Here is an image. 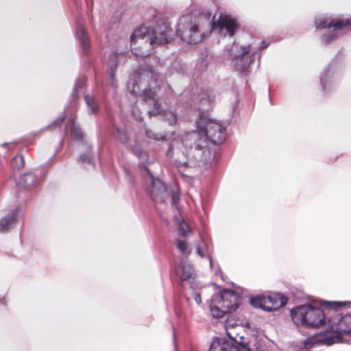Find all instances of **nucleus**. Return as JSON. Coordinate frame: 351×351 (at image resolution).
I'll use <instances>...</instances> for the list:
<instances>
[{"label": "nucleus", "mask_w": 351, "mask_h": 351, "mask_svg": "<svg viewBox=\"0 0 351 351\" xmlns=\"http://www.w3.org/2000/svg\"><path fill=\"white\" fill-rule=\"evenodd\" d=\"M196 125L197 131L186 134L181 142L173 140L167 152V156H172L173 149L181 145L182 152L187 158V161L183 162L186 167L208 165L213 156L207 147V140L210 139L214 144H220L226 138V126L210 117H204V114L199 116Z\"/></svg>", "instance_id": "1"}, {"label": "nucleus", "mask_w": 351, "mask_h": 351, "mask_svg": "<svg viewBox=\"0 0 351 351\" xmlns=\"http://www.w3.org/2000/svg\"><path fill=\"white\" fill-rule=\"evenodd\" d=\"M326 305V332L322 341L326 345L341 342L343 335L351 332V313H344L341 308L348 303L324 301Z\"/></svg>", "instance_id": "2"}, {"label": "nucleus", "mask_w": 351, "mask_h": 351, "mask_svg": "<svg viewBox=\"0 0 351 351\" xmlns=\"http://www.w3.org/2000/svg\"><path fill=\"white\" fill-rule=\"evenodd\" d=\"M213 29V24L209 18L186 14L179 19L176 34L189 44H197L202 42Z\"/></svg>", "instance_id": "3"}, {"label": "nucleus", "mask_w": 351, "mask_h": 351, "mask_svg": "<svg viewBox=\"0 0 351 351\" xmlns=\"http://www.w3.org/2000/svg\"><path fill=\"white\" fill-rule=\"evenodd\" d=\"M326 308L324 310L310 304L299 305L291 310V317L297 326L307 328L326 327Z\"/></svg>", "instance_id": "4"}, {"label": "nucleus", "mask_w": 351, "mask_h": 351, "mask_svg": "<svg viewBox=\"0 0 351 351\" xmlns=\"http://www.w3.org/2000/svg\"><path fill=\"white\" fill-rule=\"evenodd\" d=\"M316 29H326L321 36L322 43L328 45L351 31V19L348 18L330 19L320 17L315 19Z\"/></svg>", "instance_id": "5"}, {"label": "nucleus", "mask_w": 351, "mask_h": 351, "mask_svg": "<svg viewBox=\"0 0 351 351\" xmlns=\"http://www.w3.org/2000/svg\"><path fill=\"white\" fill-rule=\"evenodd\" d=\"M240 297L236 291L223 289L215 294L210 304V310L213 317H222L226 314L235 311L239 304Z\"/></svg>", "instance_id": "6"}, {"label": "nucleus", "mask_w": 351, "mask_h": 351, "mask_svg": "<svg viewBox=\"0 0 351 351\" xmlns=\"http://www.w3.org/2000/svg\"><path fill=\"white\" fill-rule=\"evenodd\" d=\"M154 29L145 25L136 29L131 36V48L136 56L147 57L152 54Z\"/></svg>", "instance_id": "7"}, {"label": "nucleus", "mask_w": 351, "mask_h": 351, "mask_svg": "<svg viewBox=\"0 0 351 351\" xmlns=\"http://www.w3.org/2000/svg\"><path fill=\"white\" fill-rule=\"evenodd\" d=\"M269 43L262 41L257 48L251 45H241L232 59V64L235 69L245 75L250 72V65L252 64L258 51L266 49Z\"/></svg>", "instance_id": "8"}, {"label": "nucleus", "mask_w": 351, "mask_h": 351, "mask_svg": "<svg viewBox=\"0 0 351 351\" xmlns=\"http://www.w3.org/2000/svg\"><path fill=\"white\" fill-rule=\"evenodd\" d=\"M341 74V66L336 60H332L322 70L319 75V86L323 95H328L336 90Z\"/></svg>", "instance_id": "9"}, {"label": "nucleus", "mask_w": 351, "mask_h": 351, "mask_svg": "<svg viewBox=\"0 0 351 351\" xmlns=\"http://www.w3.org/2000/svg\"><path fill=\"white\" fill-rule=\"evenodd\" d=\"M132 152L140 158L139 169L142 181V185L147 194L153 197L154 192V175L152 170V162L148 160L147 154L138 147H132Z\"/></svg>", "instance_id": "10"}, {"label": "nucleus", "mask_w": 351, "mask_h": 351, "mask_svg": "<svg viewBox=\"0 0 351 351\" xmlns=\"http://www.w3.org/2000/svg\"><path fill=\"white\" fill-rule=\"evenodd\" d=\"M152 82V73H150V76L141 74L137 79H130L128 82L127 88L133 94H137L142 91L143 101L152 104L154 101V91L151 87Z\"/></svg>", "instance_id": "11"}, {"label": "nucleus", "mask_w": 351, "mask_h": 351, "mask_svg": "<svg viewBox=\"0 0 351 351\" xmlns=\"http://www.w3.org/2000/svg\"><path fill=\"white\" fill-rule=\"evenodd\" d=\"M174 37V32L169 21L161 19L155 23V45L167 44Z\"/></svg>", "instance_id": "12"}, {"label": "nucleus", "mask_w": 351, "mask_h": 351, "mask_svg": "<svg viewBox=\"0 0 351 351\" xmlns=\"http://www.w3.org/2000/svg\"><path fill=\"white\" fill-rule=\"evenodd\" d=\"M176 274L180 280L185 282L191 287H193L196 278L195 269L191 264L187 261L182 259L176 268Z\"/></svg>", "instance_id": "13"}, {"label": "nucleus", "mask_w": 351, "mask_h": 351, "mask_svg": "<svg viewBox=\"0 0 351 351\" xmlns=\"http://www.w3.org/2000/svg\"><path fill=\"white\" fill-rule=\"evenodd\" d=\"M127 59V53L125 52L118 53L117 51H112L109 55V58L107 62V72L109 75V83L112 86H114V77L117 67L119 63L125 62Z\"/></svg>", "instance_id": "14"}, {"label": "nucleus", "mask_w": 351, "mask_h": 351, "mask_svg": "<svg viewBox=\"0 0 351 351\" xmlns=\"http://www.w3.org/2000/svg\"><path fill=\"white\" fill-rule=\"evenodd\" d=\"M197 99L199 104L196 108L200 112L199 116H201L204 113V117H209L208 111L212 108L214 101V98L212 95L208 90H202L197 96Z\"/></svg>", "instance_id": "15"}, {"label": "nucleus", "mask_w": 351, "mask_h": 351, "mask_svg": "<svg viewBox=\"0 0 351 351\" xmlns=\"http://www.w3.org/2000/svg\"><path fill=\"white\" fill-rule=\"evenodd\" d=\"M208 351H243L238 346L233 345L223 338L215 337Z\"/></svg>", "instance_id": "16"}, {"label": "nucleus", "mask_w": 351, "mask_h": 351, "mask_svg": "<svg viewBox=\"0 0 351 351\" xmlns=\"http://www.w3.org/2000/svg\"><path fill=\"white\" fill-rule=\"evenodd\" d=\"M238 27L237 21L230 16H224L219 23V30L221 35L232 37Z\"/></svg>", "instance_id": "17"}, {"label": "nucleus", "mask_w": 351, "mask_h": 351, "mask_svg": "<svg viewBox=\"0 0 351 351\" xmlns=\"http://www.w3.org/2000/svg\"><path fill=\"white\" fill-rule=\"evenodd\" d=\"M75 35L78 39L82 52L86 54L90 48V39L84 25L79 23L76 27Z\"/></svg>", "instance_id": "18"}, {"label": "nucleus", "mask_w": 351, "mask_h": 351, "mask_svg": "<svg viewBox=\"0 0 351 351\" xmlns=\"http://www.w3.org/2000/svg\"><path fill=\"white\" fill-rule=\"evenodd\" d=\"M227 334L229 337L237 344V346H238L240 350L243 351H254V350H257V348H255V344H252V342L248 340L247 337L238 334L234 335L232 332L228 330H227Z\"/></svg>", "instance_id": "19"}, {"label": "nucleus", "mask_w": 351, "mask_h": 351, "mask_svg": "<svg viewBox=\"0 0 351 351\" xmlns=\"http://www.w3.org/2000/svg\"><path fill=\"white\" fill-rule=\"evenodd\" d=\"M155 117L158 116L161 120L167 121L169 125H174L177 121L176 114L169 110L161 108L158 102L155 99Z\"/></svg>", "instance_id": "20"}, {"label": "nucleus", "mask_w": 351, "mask_h": 351, "mask_svg": "<svg viewBox=\"0 0 351 351\" xmlns=\"http://www.w3.org/2000/svg\"><path fill=\"white\" fill-rule=\"evenodd\" d=\"M269 300V298H267V295H257L250 298V304L255 308H259L265 311L271 312L274 311V307L267 305Z\"/></svg>", "instance_id": "21"}, {"label": "nucleus", "mask_w": 351, "mask_h": 351, "mask_svg": "<svg viewBox=\"0 0 351 351\" xmlns=\"http://www.w3.org/2000/svg\"><path fill=\"white\" fill-rule=\"evenodd\" d=\"M18 219V209H14L0 219V231L9 230Z\"/></svg>", "instance_id": "22"}, {"label": "nucleus", "mask_w": 351, "mask_h": 351, "mask_svg": "<svg viewBox=\"0 0 351 351\" xmlns=\"http://www.w3.org/2000/svg\"><path fill=\"white\" fill-rule=\"evenodd\" d=\"M37 182V178L32 173H27L20 177L17 181V185L20 188L25 189L34 185Z\"/></svg>", "instance_id": "23"}, {"label": "nucleus", "mask_w": 351, "mask_h": 351, "mask_svg": "<svg viewBox=\"0 0 351 351\" xmlns=\"http://www.w3.org/2000/svg\"><path fill=\"white\" fill-rule=\"evenodd\" d=\"M155 195L158 196L159 200L161 202H165V199L168 197L167 186L164 182L155 178Z\"/></svg>", "instance_id": "24"}, {"label": "nucleus", "mask_w": 351, "mask_h": 351, "mask_svg": "<svg viewBox=\"0 0 351 351\" xmlns=\"http://www.w3.org/2000/svg\"><path fill=\"white\" fill-rule=\"evenodd\" d=\"M210 59L211 57L207 51L201 52L197 62V69L199 71L205 70L208 67Z\"/></svg>", "instance_id": "25"}, {"label": "nucleus", "mask_w": 351, "mask_h": 351, "mask_svg": "<svg viewBox=\"0 0 351 351\" xmlns=\"http://www.w3.org/2000/svg\"><path fill=\"white\" fill-rule=\"evenodd\" d=\"M267 298L270 299L269 302H267V305L274 307V311L278 310L285 305L280 295L278 294L268 295Z\"/></svg>", "instance_id": "26"}, {"label": "nucleus", "mask_w": 351, "mask_h": 351, "mask_svg": "<svg viewBox=\"0 0 351 351\" xmlns=\"http://www.w3.org/2000/svg\"><path fill=\"white\" fill-rule=\"evenodd\" d=\"M175 242L178 250H180L183 255L187 256L190 254L191 249L186 241L176 239Z\"/></svg>", "instance_id": "27"}, {"label": "nucleus", "mask_w": 351, "mask_h": 351, "mask_svg": "<svg viewBox=\"0 0 351 351\" xmlns=\"http://www.w3.org/2000/svg\"><path fill=\"white\" fill-rule=\"evenodd\" d=\"M85 102L87 105L88 109L90 113H95L97 111L98 106L95 102L94 97L90 95H86L84 97Z\"/></svg>", "instance_id": "28"}, {"label": "nucleus", "mask_w": 351, "mask_h": 351, "mask_svg": "<svg viewBox=\"0 0 351 351\" xmlns=\"http://www.w3.org/2000/svg\"><path fill=\"white\" fill-rule=\"evenodd\" d=\"M178 230L180 236L186 237L188 233L191 231V229L189 224L185 221L178 220Z\"/></svg>", "instance_id": "29"}, {"label": "nucleus", "mask_w": 351, "mask_h": 351, "mask_svg": "<svg viewBox=\"0 0 351 351\" xmlns=\"http://www.w3.org/2000/svg\"><path fill=\"white\" fill-rule=\"evenodd\" d=\"M71 133L72 137L76 140L81 139L83 135L81 128L75 123L74 120L71 121Z\"/></svg>", "instance_id": "30"}, {"label": "nucleus", "mask_w": 351, "mask_h": 351, "mask_svg": "<svg viewBox=\"0 0 351 351\" xmlns=\"http://www.w3.org/2000/svg\"><path fill=\"white\" fill-rule=\"evenodd\" d=\"M114 136L122 143H128V135L124 128H117Z\"/></svg>", "instance_id": "31"}, {"label": "nucleus", "mask_w": 351, "mask_h": 351, "mask_svg": "<svg viewBox=\"0 0 351 351\" xmlns=\"http://www.w3.org/2000/svg\"><path fill=\"white\" fill-rule=\"evenodd\" d=\"M85 84V80L84 79H79L77 81H76L74 86V90L73 93V96L74 97H77V90L80 88H82L83 86Z\"/></svg>", "instance_id": "32"}, {"label": "nucleus", "mask_w": 351, "mask_h": 351, "mask_svg": "<svg viewBox=\"0 0 351 351\" xmlns=\"http://www.w3.org/2000/svg\"><path fill=\"white\" fill-rule=\"evenodd\" d=\"M171 197L172 206L177 208L178 203L180 200L179 193L177 191L172 190Z\"/></svg>", "instance_id": "33"}, {"label": "nucleus", "mask_w": 351, "mask_h": 351, "mask_svg": "<svg viewBox=\"0 0 351 351\" xmlns=\"http://www.w3.org/2000/svg\"><path fill=\"white\" fill-rule=\"evenodd\" d=\"M13 161L16 165V168L20 169L23 167L24 165V160L23 157L22 156H16L13 158Z\"/></svg>", "instance_id": "34"}, {"label": "nucleus", "mask_w": 351, "mask_h": 351, "mask_svg": "<svg viewBox=\"0 0 351 351\" xmlns=\"http://www.w3.org/2000/svg\"><path fill=\"white\" fill-rule=\"evenodd\" d=\"M80 160L82 162H86L88 164H92V156L90 154H85L80 156Z\"/></svg>", "instance_id": "35"}, {"label": "nucleus", "mask_w": 351, "mask_h": 351, "mask_svg": "<svg viewBox=\"0 0 351 351\" xmlns=\"http://www.w3.org/2000/svg\"><path fill=\"white\" fill-rule=\"evenodd\" d=\"M196 252L197 254L201 256L202 258L206 257V254L204 252V251L201 249L199 245H196Z\"/></svg>", "instance_id": "36"}, {"label": "nucleus", "mask_w": 351, "mask_h": 351, "mask_svg": "<svg viewBox=\"0 0 351 351\" xmlns=\"http://www.w3.org/2000/svg\"><path fill=\"white\" fill-rule=\"evenodd\" d=\"M193 298L197 304H200L202 303L201 295L199 293H195L193 294Z\"/></svg>", "instance_id": "37"}, {"label": "nucleus", "mask_w": 351, "mask_h": 351, "mask_svg": "<svg viewBox=\"0 0 351 351\" xmlns=\"http://www.w3.org/2000/svg\"><path fill=\"white\" fill-rule=\"evenodd\" d=\"M64 117L56 119L52 123L54 126H59L63 122Z\"/></svg>", "instance_id": "38"}, {"label": "nucleus", "mask_w": 351, "mask_h": 351, "mask_svg": "<svg viewBox=\"0 0 351 351\" xmlns=\"http://www.w3.org/2000/svg\"><path fill=\"white\" fill-rule=\"evenodd\" d=\"M12 145V143H3V144H1V146H2V147H6V146H10V145Z\"/></svg>", "instance_id": "39"}, {"label": "nucleus", "mask_w": 351, "mask_h": 351, "mask_svg": "<svg viewBox=\"0 0 351 351\" xmlns=\"http://www.w3.org/2000/svg\"><path fill=\"white\" fill-rule=\"evenodd\" d=\"M208 260H209L210 266L211 267H213V260H212L211 257H210V256H208Z\"/></svg>", "instance_id": "40"}, {"label": "nucleus", "mask_w": 351, "mask_h": 351, "mask_svg": "<svg viewBox=\"0 0 351 351\" xmlns=\"http://www.w3.org/2000/svg\"><path fill=\"white\" fill-rule=\"evenodd\" d=\"M173 351H177V348H176L175 341H173Z\"/></svg>", "instance_id": "41"}, {"label": "nucleus", "mask_w": 351, "mask_h": 351, "mask_svg": "<svg viewBox=\"0 0 351 351\" xmlns=\"http://www.w3.org/2000/svg\"><path fill=\"white\" fill-rule=\"evenodd\" d=\"M175 313H176V315H177V317H179L180 316V313L178 312V311L176 310Z\"/></svg>", "instance_id": "42"}, {"label": "nucleus", "mask_w": 351, "mask_h": 351, "mask_svg": "<svg viewBox=\"0 0 351 351\" xmlns=\"http://www.w3.org/2000/svg\"><path fill=\"white\" fill-rule=\"evenodd\" d=\"M146 132H147V135L149 137H151V135L149 134V131H147Z\"/></svg>", "instance_id": "43"}, {"label": "nucleus", "mask_w": 351, "mask_h": 351, "mask_svg": "<svg viewBox=\"0 0 351 351\" xmlns=\"http://www.w3.org/2000/svg\"><path fill=\"white\" fill-rule=\"evenodd\" d=\"M154 139H155V140L158 139V136H157L156 134H155Z\"/></svg>", "instance_id": "44"}, {"label": "nucleus", "mask_w": 351, "mask_h": 351, "mask_svg": "<svg viewBox=\"0 0 351 351\" xmlns=\"http://www.w3.org/2000/svg\"><path fill=\"white\" fill-rule=\"evenodd\" d=\"M148 113L151 114H152V110H149Z\"/></svg>", "instance_id": "45"}, {"label": "nucleus", "mask_w": 351, "mask_h": 351, "mask_svg": "<svg viewBox=\"0 0 351 351\" xmlns=\"http://www.w3.org/2000/svg\"><path fill=\"white\" fill-rule=\"evenodd\" d=\"M258 58L260 59L261 58V56L260 54L258 55Z\"/></svg>", "instance_id": "46"}]
</instances>
